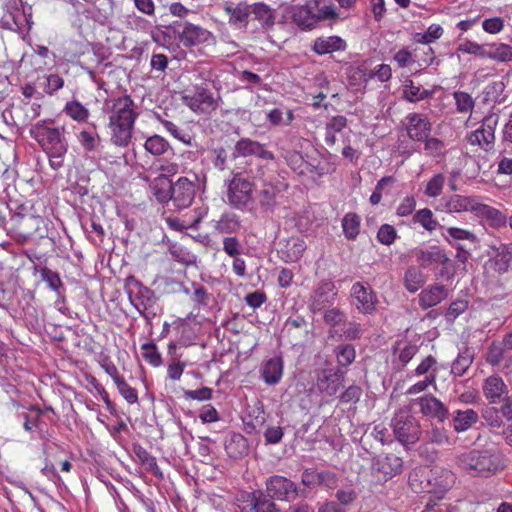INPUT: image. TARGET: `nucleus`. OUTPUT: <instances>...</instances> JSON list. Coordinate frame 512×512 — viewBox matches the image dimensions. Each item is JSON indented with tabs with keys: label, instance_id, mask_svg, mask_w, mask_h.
Here are the masks:
<instances>
[{
	"label": "nucleus",
	"instance_id": "423d86ee",
	"mask_svg": "<svg viewBox=\"0 0 512 512\" xmlns=\"http://www.w3.org/2000/svg\"><path fill=\"white\" fill-rule=\"evenodd\" d=\"M268 497L272 500L293 503L299 498H306L308 491L298 483L282 475H272L265 481Z\"/></svg>",
	"mask_w": 512,
	"mask_h": 512
},
{
	"label": "nucleus",
	"instance_id": "f03ea898",
	"mask_svg": "<svg viewBox=\"0 0 512 512\" xmlns=\"http://www.w3.org/2000/svg\"><path fill=\"white\" fill-rule=\"evenodd\" d=\"M111 129V141L119 147H127L131 142L132 132L138 112L134 101L129 95L113 99L111 105L106 104Z\"/></svg>",
	"mask_w": 512,
	"mask_h": 512
},
{
	"label": "nucleus",
	"instance_id": "2f4dec72",
	"mask_svg": "<svg viewBox=\"0 0 512 512\" xmlns=\"http://www.w3.org/2000/svg\"><path fill=\"white\" fill-rule=\"evenodd\" d=\"M425 281V275L417 267L410 266L406 269L403 284L410 293L417 292L425 284Z\"/></svg>",
	"mask_w": 512,
	"mask_h": 512
},
{
	"label": "nucleus",
	"instance_id": "cd10ccee",
	"mask_svg": "<svg viewBox=\"0 0 512 512\" xmlns=\"http://www.w3.org/2000/svg\"><path fill=\"white\" fill-rule=\"evenodd\" d=\"M290 14L292 21L302 30H312L315 28L314 18L308 1L303 5L292 6Z\"/></svg>",
	"mask_w": 512,
	"mask_h": 512
},
{
	"label": "nucleus",
	"instance_id": "37998d69",
	"mask_svg": "<svg viewBox=\"0 0 512 512\" xmlns=\"http://www.w3.org/2000/svg\"><path fill=\"white\" fill-rule=\"evenodd\" d=\"M413 222L419 223L425 230L432 232L437 228L440 229V224L433 217V212L429 208L418 210L413 216Z\"/></svg>",
	"mask_w": 512,
	"mask_h": 512
},
{
	"label": "nucleus",
	"instance_id": "f704fd0d",
	"mask_svg": "<svg viewBox=\"0 0 512 512\" xmlns=\"http://www.w3.org/2000/svg\"><path fill=\"white\" fill-rule=\"evenodd\" d=\"M484 57L505 62L512 59V47L504 43L486 44Z\"/></svg>",
	"mask_w": 512,
	"mask_h": 512
},
{
	"label": "nucleus",
	"instance_id": "8fccbe9b",
	"mask_svg": "<svg viewBox=\"0 0 512 512\" xmlns=\"http://www.w3.org/2000/svg\"><path fill=\"white\" fill-rule=\"evenodd\" d=\"M249 421H246L245 424L247 427H251L252 430H255L257 426H262L265 421V411L264 406L260 401H257L252 410L248 414Z\"/></svg>",
	"mask_w": 512,
	"mask_h": 512
},
{
	"label": "nucleus",
	"instance_id": "7ed1b4c3",
	"mask_svg": "<svg viewBox=\"0 0 512 512\" xmlns=\"http://www.w3.org/2000/svg\"><path fill=\"white\" fill-rule=\"evenodd\" d=\"M458 466L472 477H489L504 468L501 456L490 450H472L461 454Z\"/></svg>",
	"mask_w": 512,
	"mask_h": 512
},
{
	"label": "nucleus",
	"instance_id": "5701e85b",
	"mask_svg": "<svg viewBox=\"0 0 512 512\" xmlns=\"http://www.w3.org/2000/svg\"><path fill=\"white\" fill-rule=\"evenodd\" d=\"M347 48L346 41L339 36L318 37L314 40L312 50L318 55L344 51Z\"/></svg>",
	"mask_w": 512,
	"mask_h": 512
},
{
	"label": "nucleus",
	"instance_id": "e2e57ef3",
	"mask_svg": "<svg viewBox=\"0 0 512 512\" xmlns=\"http://www.w3.org/2000/svg\"><path fill=\"white\" fill-rule=\"evenodd\" d=\"M223 251L230 257L239 256L243 246L236 236L225 237L222 241Z\"/></svg>",
	"mask_w": 512,
	"mask_h": 512
},
{
	"label": "nucleus",
	"instance_id": "ea45409f",
	"mask_svg": "<svg viewBox=\"0 0 512 512\" xmlns=\"http://www.w3.org/2000/svg\"><path fill=\"white\" fill-rule=\"evenodd\" d=\"M334 354L338 363L337 368L348 367L356 358V351L352 344H342L334 349Z\"/></svg>",
	"mask_w": 512,
	"mask_h": 512
},
{
	"label": "nucleus",
	"instance_id": "a878e982",
	"mask_svg": "<svg viewBox=\"0 0 512 512\" xmlns=\"http://www.w3.org/2000/svg\"><path fill=\"white\" fill-rule=\"evenodd\" d=\"M283 374V361L280 357L270 358L261 367V376L268 385L277 384Z\"/></svg>",
	"mask_w": 512,
	"mask_h": 512
},
{
	"label": "nucleus",
	"instance_id": "c03bdc74",
	"mask_svg": "<svg viewBox=\"0 0 512 512\" xmlns=\"http://www.w3.org/2000/svg\"><path fill=\"white\" fill-rule=\"evenodd\" d=\"M144 148L148 153L160 156L168 151L170 145L162 136L155 134L146 139Z\"/></svg>",
	"mask_w": 512,
	"mask_h": 512
},
{
	"label": "nucleus",
	"instance_id": "c9c22d12",
	"mask_svg": "<svg viewBox=\"0 0 512 512\" xmlns=\"http://www.w3.org/2000/svg\"><path fill=\"white\" fill-rule=\"evenodd\" d=\"M275 501L268 497L267 493L265 495L263 492H259L258 496L254 494L250 512H281Z\"/></svg>",
	"mask_w": 512,
	"mask_h": 512
},
{
	"label": "nucleus",
	"instance_id": "a211bd4d",
	"mask_svg": "<svg viewBox=\"0 0 512 512\" xmlns=\"http://www.w3.org/2000/svg\"><path fill=\"white\" fill-rule=\"evenodd\" d=\"M257 156L264 160L274 159L271 151L264 148V145L250 138H241L234 146L233 157Z\"/></svg>",
	"mask_w": 512,
	"mask_h": 512
},
{
	"label": "nucleus",
	"instance_id": "4be33fe9",
	"mask_svg": "<svg viewBox=\"0 0 512 512\" xmlns=\"http://www.w3.org/2000/svg\"><path fill=\"white\" fill-rule=\"evenodd\" d=\"M440 230L444 240L453 247H455V245H461L460 241H467L473 245H477L479 243V239L476 234L470 230L454 226H440Z\"/></svg>",
	"mask_w": 512,
	"mask_h": 512
},
{
	"label": "nucleus",
	"instance_id": "bb28decb",
	"mask_svg": "<svg viewBox=\"0 0 512 512\" xmlns=\"http://www.w3.org/2000/svg\"><path fill=\"white\" fill-rule=\"evenodd\" d=\"M479 420L478 413L471 409H458L452 414L453 428L456 432L461 433L470 429Z\"/></svg>",
	"mask_w": 512,
	"mask_h": 512
},
{
	"label": "nucleus",
	"instance_id": "09e8293b",
	"mask_svg": "<svg viewBox=\"0 0 512 512\" xmlns=\"http://www.w3.org/2000/svg\"><path fill=\"white\" fill-rule=\"evenodd\" d=\"M64 111L78 122H86L89 117L88 109L76 100L66 103Z\"/></svg>",
	"mask_w": 512,
	"mask_h": 512
},
{
	"label": "nucleus",
	"instance_id": "680f3d73",
	"mask_svg": "<svg viewBox=\"0 0 512 512\" xmlns=\"http://www.w3.org/2000/svg\"><path fill=\"white\" fill-rule=\"evenodd\" d=\"M473 358L469 354H459L451 366V373L462 376L472 364Z\"/></svg>",
	"mask_w": 512,
	"mask_h": 512
},
{
	"label": "nucleus",
	"instance_id": "0eeeda50",
	"mask_svg": "<svg viewBox=\"0 0 512 512\" xmlns=\"http://www.w3.org/2000/svg\"><path fill=\"white\" fill-rule=\"evenodd\" d=\"M404 462L394 453H381L371 460V475L378 484H385L403 472Z\"/></svg>",
	"mask_w": 512,
	"mask_h": 512
},
{
	"label": "nucleus",
	"instance_id": "473e14b6",
	"mask_svg": "<svg viewBox=\"0 0 512 512\" xmlns=\"http://www.w3.org/2000/svg\"><path fill=\"white\" fill-rule=\"evenodd\" d=\"M240 227L239 217L232 212L223 213L214 225L215 230L221 234L236 233Z\"/></svg>",
	"mask_w": 512,
	"mask_h": 512
},
{
	"label": "nucleus",
	"instance_id": "603ef678",
	"mask_svg": "<svg viewBox=\"0 0 512 512\" xmlns=\"http://www.w3.org/2000/svg\"><path fill=\"white\" fill-rule=\"evenodd\" d=\"M163 127L177 140L182 143L191 146L192 145V137L188 132L184 129L178 127L175 123L169 120H161Z\"/></svg>",
	"mask_w": 512,
	"mask_h": 512
},
{
	"label": "nucleus",
	"instance_id": "39448f33",
	"mask_svg": "<svg viewBox=\"0 0 512 512\" xmlns=\"http://www.w3.org/2000/svg\"><path fill=\"white\" fill-rule=\"evenodd\" d=\"M255 184L244 177L241 172L232 173L227 181V201L235 209L245 211L254 203L253 192Z\"/></svg>",
	"mask_w": 512,
	"mask_h": 512
},
{
	"label": "nucleus",
	"instance_id": "aec40b11",
	"mask_svg": "<svg viewBox=\"0 0 512 512\" xmlns=\"http://www.w3.org/2000/svg\"><path fill=\"white\" fill-rule=\"evenodd\" d=\"M414 255L419 266L424 269L433 264L446 265L450 262L445 250L437 245L430 246L426 249H416Z\"/></svg>",
	"mask_w": 512,
	"mask_h": 512
},
{
	"label": "nucleus",
	"instance_id": "a19ab883",
	"mask_svg": "<svg viewBox=\"0 0 512 512\" xmlns=\"http://www.w3.org/2000/svg\"><path fill=\"white\" fill-rule=\"evenodd\" d=\"M276 188L272 185H265L259 192L260 208L266 213H272L276 207Z\"/></svg>",
	"mask_w": 512,
	"mask_h": 512
},
{
	"label": "nucleus",
	"instance_id": "a18cd8bd",
	"mask_svg": "<svg viewBox=\"0 0 512 512\" xmlns=\"http://www.w3.org/2000/svg\"><path fill=\"white\" fill-rule=\"evenodd\" d=\"M431 95V92L414 85L412 80H406L403 88V97L410 102L424 100Z\"/></svg>",
	"mask_w": 512,
	"mask_h": 512
},
{
	"label": "nucleus",
	"instance_id": "6e6d98bb",
	"mask_svg": "<svg viewBox=\"0 0 512 512\" xmlns=\"http://www.w3.org/2000/svg\"><path fill=\"white\" fill-rule=\"evenodd\" d=\"M346 319V313L337 307L326 309L323 314L324 322L331 327H337L344 324Z\"/></svg>",
	"mask_w": 512,
	"mask_h": 512
},
{
	"label": "nucleus",
	"instance_id": "9b49d317",
	"mask_svg": "<svg viewBox=\"0 0 512 512\" xmlns=\"http://www.w3.org/2000/svg\"><path fill=\"white\" fill-rule=\"evenodd\" d=\"M479 204L480 199L477 196L452 194L441 198L439 209L446 213L472 212L476 214Z\"/></svg>",
	"mask_w": 512,
	"mask_h": 512
},
{
	"label": "nucleus",
	"instance_id": "bf43d9fd",
	"mask_svg": "<svg viewBox=\"0 0 512 512\" xmlns=\"http://www.w3.org/2000/svg\"><path fill=\"white\" fill-rule=\"evenodd\" d=\"M445 183V177L443 174L438 173L434 175L427 183L425 188V194L428 197H437L441 194Z\"/></svg>",
	"mask_w": 512,
	"mask_h": 512
},
{
	"label": "nucleus",
	"instance_id": "4468645a",
	"mask_svg": "<svg viewBox=\"0 0 512 512\" xmlns=\"http://www.w3.org/2000/svg\"><path fill=\"white\" fill-rule=\"evenodd\" d=\"M346 372L341 368L325 369L318 374L317 388L326 396H334L343 385Z\"/></svg>",
	"mask_w": 512,
	"mask_h": 512
},
{
	"label": "nucleus",
	"instance_id": "2eb2a0df",
	"mask_svg": "<svg viewBox=\"0 0 512 512\" xmlns=\"http://www.w3.org/2000/svg\"><path fill=\"white\" fill-rule=\"evenodd\" d=\"M178 40L184 47H192L203 43H210L214 40L213 34L199 26L185 22L183 30L178 33Z\"/></svg>",
	"mask_w": 512,
	"mask_h": 512
},
{
	"label": "nucleus",
	"instance_id": "3c124183",
	"mask_svg": "<svg viewBox=\"0 0 512 512\" xmlns=\"http://www.w3.org/2000/svg\"><path fill=\"white\" fill-rule=\"evenodd\" d=\"M506 356V348L503 343H492L488 348L486 360L492 366H501Z\"/></svg>",
	"mask_w": 512,
	"mask_h": 512
},
{
	"label": "nucleus",
	"instance_id": "c756f323",
	"mask_svg": "<svg viewBox=\"0 0 512 512\" xmlns=\"http://www.w3.org/2000/svg\"><path fill=\"white\" fill-rule=\"evenodd\" d=\"M475 215L485 219L492 228L499 229L507 224V217L500 210L482 202H480Z\"/></svg>",
	"mask_w": 512,
	"mask_h": 512
},
{
	"label": "nucleus",
	"instance_id": "13d9d810",
	"mask_svg": "<svg viewBox=\"0 0 512 512\" xmlns=\"http://www.w3.org/2000/svg\"><path fill=\"white\" fill-rule=\"evenodd\" d=\"M336 501L341 507L345 508L352 505L358 498L354 488L346 487L338 489L335 493Z\"/></svg>",
	"mask_w": 512,
	"mask_h": 512
},
{
	"label": "nucleus",
	"instance_id": "69168bd1",
	"mask_svg": "<svg viewBox=\"0 0 512 512\" xmlns=\"http://www.w3.org/2000/svg\"><path fill=\"white\" fill-rule=\"evenodd\" d=\"M397 237V232L395 228L392 225L389 224H383L377 233V239L378 241L383 245H391L394 243L395 239Z\"/></svg>",
	"mask_w": 512,
	"mask_h": 512
},
{
	"label": "nucleus",
	"instance_id": "20e7f679",
	"mask_svg": "<svg viewBox=\"0 0 512 512\" xmlns=\"http://www.w3.org/2000/svg\"><path fill=\"white\" fill-rule=\"evenodd\" d=\"M124 289L130 303L142 317L149 321L157 315V297L151 289L132 275L125 279Z\"/></svg>",
	"mask_w": 512,
	"mask_h": 512
},
{
	"label": "nucleus",
	"instance_id": "79ce46f5",
	"mask_svg": "<svg viewBox=\"0 0 512 512\" xmlns=\"http://www.w3.org/2000/svg\"><path fill=\"white\" fill-rule=\"evenodd\" d=\"M360 217L356 213H347L342 219V228L345 237L354 240L360 231Z\"/></svg>",
	"mask_w": 512,
	"mask_h": 512
},
{
	"label": "nucleus",
	"instance_id": "58836bf2",
	"mask_svg": "<svg viewBox=\"0 0 512 512\" xmlns=\"http://www.w3.org/2000/svg\"><path fill=\"white\" fill-rule=\"evenodd\" d=\"M169 253L175 261L183 265L190 266L197 263V256L182 245L176 243L170 245Z\"/></svg>",
	"mask_w": 512,
	"mask_h": 512
},
{
	"label": "nucleus",
	"instance_id": "393cba45",
	"mask_svg": "<svg viewBox=\"0 0 512 512\" xmlns=\"http://www.w3.org/2000/svg\"><path fill=\"white\" fill-rule=\"evenodd\" d=\"M315 26L323 20H335L338 17L335 6L330 0H308Z\"/></svg>",
	"mask_w": 512,
	"mask_h": 512
},
{
	"label": "nucleus",
	"instance_id": "4d7b16f0",
	"mask_svg": "<svg viewBox=\"0 0 512 512\" xmlns=\"http://www.w3.org/2000/svg\"><path fill=\"white\" fill-rule=\"evenodd\" d=\"M318 486H322L329 490H334L339 485V477L338 475L330 470H320L318 471Z\"/></svg>",
	"mask_w": 512,
	"mask_h": 512
},
{
	"label": "nucleus",
	"instance_id": "e433bc0d",
	"mask_svg": "<svg viewBox=\"0 0 512 512\" xmlns=\"http://www.w3.org/2000/svg\"><path fill=\"white\" fill-rule=\"evenodd\" d=\"M247 449V440L241 434H233L225 444V450L232 458L242 457L247 452Z\"/></svg>",
	"mask_w": 512,
	"mask_h": 512
},
{
	"label": "nucleus",
	"instance_id": "49530a36",
	"mask_svg": "<svg viewBox=\"0 0 512 512\" xmlns=\"http://www.w3.org/2000/svg\"><path fill=\"white\" fill-rule=\"evenodd\" d=\"M424 440L436 445H450L451 441L444 428L432 426L424 432Z\"/></svg>",
	"mask_w": 512,
	"mask_h": 512
},
{
	"label": "nucleus",
	"instance_id": "1a4fd4ad",
	"mask_svg": "<svg viewBox=\"0 0 512 512\" xmlns=\"http://www.w3.org/2000/svg\"><path fill=\"white\" fill-rule=\"evenodd\" d=\"M392 427L395 438L403 445L415 444L420 439V424L411 415L405 413L396 415Z\"/></svg>",
	"mask_w": 512,
	"mask_h": 512
},
{
	"label": "nucleus",
	"instance_id": "0e129e2a",
	"mask_svg": "<svg viewBox=\"0 0 512 512\" xmlns=\"http://www.w3.org/2000/svg\"><path fill=\"white\" fill-rule=\"evenodd\" d=\"M468 308V301L459 299L453 301L445 314L446 320L449 322H453L458 316L464 313Z\"/></svg>",
	"mask_w": 512,
	"mask_h": 512
},
{
	"label": "nucleus",
	"instance_id": "9d476101",
	"mask_svg": "<svg viewBox=\"0 0 512 512\" xmlns=\"http://www.w3.org/2000/svg\"><path fill=\"white\" fill-rule=\"evenodd\" d=\"M499 117L497 114H490L483 118L481 125L475 131L467 136V141L471 145H477L485 151H490L494 147L495 129Z\"/></svg>",
	"mask_w": 512,
	"mask_h": 512
},
{
	"label": "nucleus",
	"instance_id": "ddd939ff",
	"mask_svg": "<svg viewBox=\"0 0 512 512\" xmlns=\"http://www.w3.org/2000/svg\"><path fill=\"white\" fill-rule=\"evenodd\" d=\"M170 199L180 209L189 207L195 197L196 189L193 181L180 177L175 183H170Z\"/></svg>",
	"mask_w": 512,
	"mask_h": 512
},
{
	"label": "nucleus",
	"instance_id": "c85d7f7f",
	"mask_svg": "<svg viewBox=\"0 0 512 512\" xmlns=\"http://www.w3.org/2000/svg\"><path fill=\"white\" fill-rule=\"evenodd\" d=\"M251 14L254 16V19L260 23L264 30H270L275 25V10L263 2L252 4Z\"/></svg>",
	"mask_w": 512,
	"mask_h": 512
},
{
	"label": "nucleus",
	"instance_id": "4c0bfd02",
	"mask_svg": "<svg viewBox=\"0 0 512 512\" xmlns=\"http://www.w3.org/2000/svg\"><path fill=\"white\" fill-rule=\"evenodd\" d=\"M505 87V83L502 80L491 82L483 91L484 101L499 104L503 103L506 98L503 94Z\"/></svg>",
	"mask_w": 512,
	"mask_h": 512
},
{
	"label": "nucleus",
	"instance_id": "f8f14e48",
	"mask_svg": "<svg viewBox=\"0 0 512 512\" xmlns=\"http://www.w3.org/2000/svg\"><path fill=\"white\" fill-rule=\"evenodd\" d=\"M351 297L356 309L362 314H372L378 303L377 296L369 284L355 282L351 287Z\"/></svg>",
	"mask_w": 512,
	"mask_h": 512
},
{
	"label": "nucleus",
	"instance_id": "f257e3e1",
	"mask_svg": "<svg viewBox=\"0 0 512 512\" xmlns=\"http://www.w3.org/2000/svg\"><path fill=\"white\" fill-rule=\"evenodd\" d=\"M51 118L39 120L29 127L30 136L38 143L49 159L53 170L64 165V156L68 151V141L64 126H55Z\"/></svg>",
	"mask_w": 512,
	"mask_h": 512
},
{
	"label": "nucleus",
	"instance_id": "7c9ffc66",
	"mask_svg": "<svg viewBox=\"0 0 512 512\" xmlns=\"http://www.w3.org/2000/svg\"><path fill=\"white\" fill-rule=\"evenodd\" d=\"M224 11L227 15H229V24L230 25H239L242 24L247 26L248 18L251 15V5L241 2L237 5L226 4L224 6Z\"/></svg>",
	"mask_w": 512,
	"mask_h": 512
},
{
	"label": "nucleus",
	"instance_id": "f3484780",
	"mask_svg": "<svg viewBox=\"0 0 512 512\" xmlns=\"http://www.w3.org/2000/svg\"><path fill=\"white\" fill-rule=\"evenodd\" d=\"M406 131L413 141H424L430 135L432 124L427 116L419 113H410L406 116Z\"/></svg>",
	"mask_w": 512,
	"mask_h": 512
},
{
	"label": "nucleus",
	"instance_id": "412c9836",
	"mask_svg": "<svg viewBox=\"0 0 512 512\" xmlns=\"http://www.w3.org/2000/svg\"><path fill=\"white\" fill-rule=\"evenodd\" d=\"M483 394L491 404L499 403L508 395V387L498 375H491L485 379L482 386Z\"/></svg>",
	"mask_w": 512,
	"mask_h": 512
},
{
	"label": "nucleus",
	"instance_id": "338daca9",
	"mask_svg": "<svg viewBox=\"0 0 512 512\" xmlns=\"http://www.w3.org/2000/svg\"><path fill=\"white\" fill-rule=\"evenodd\" d=\"M116 386L119 393L129 404L138 402V393L136 389L131 387L125 379H118V384Z\"/></svg>",
	"mask_w": 512,
	"mask_h": 512
},
{
	"label": "nucleus",
	"instance_id": "864d4df0",
	"mask_svg": "<svg viewBox=\"0 0 512 512\" xmlns=\"http://www.w3.org/2000/svg\"><path fill=\"white\" fill-rule=\"evenodd\" d=\"M21 110L24 113V117L22 120L23 125H32L33 121L40 116L41 113V105L38 103H30L29 101H22L20 106Z\"/></svg>",
	"mask_w": 512,
	"mask_h": 512
},
{
	"label": "nucleus",
	"instance_id": "5fc2aeb1",
	"mask_svg": "<svg viewBox=\"0 0 512 512\" xmlns=\"http://www.w3.org/2000/svg\"><path fill=\"white\" fill-rule=\"evenodd\" d=\"M142 356L149 364L154 367H159L162 365V356L158 352L157 347L154 343H144L141 346Z\"/></svg>",
	"mask_w": 512,
	"mask_h": 512
},
{
	"label": "nucleus",
	"instance_id": "72a5a7b5",
	"mask_svg": "<svg viewBox=\"0 0 512 512\" xmlns=\"http://www.w3.org/2000/svg\"><path fill=\"white\" fill-rule=\"evenodd\" d=\"M133 451L147 471L151 472L158 478L163 477V473L157 464L156 458L152 456L145 448L140 445H135L133 447Z\"/></svg>",
	"mask_w": 512,
	"mask_h": 512
},
{
	"label": "nucleus",
	"instance_id": "b1692460",
	"mask_svg": "<svg viewBox=\"0 0 512 512\" xmlns=\"http://www.w3.org/2000/svg\"><path fill=\"white\" fill-rule=\"evenodd\" d=\"M419 405L423 414L437 418L440 422H443L449 416V411L444 404L432 395L421 397Z\"/></svg>",
	"mask_w": 512,
	"mask_h": 512
},
{
	"label": "nucleus",
	"instance_id": "052dcab7",
	"mask_svg": "<svg viewBox=\"0 0 512 512\" xmlns=\"http://www.w3.org/2000/svg\"><path fill=\"white\" fill-rule=\"evenodd\" d=\"M41 279L47 283L48 287L59 293V289L62 287V281L57 272L52 271L47 267L40 269Z\"/></svg>",
	"mask_w": 512,
	"mask_h": 512
},
{
	"label": "nucleus",
	"instance_id": "de8ad7c7",
	"mask_svg": "<svg viewBox=\"0 0 512 512\" xmlns=\"http://www.w3.org/2000/svg\"><path fill=\"white\" fill-rule=\"evenodd\" d=\"M399 352L397 357V368H404L410 360L416 355L418 352V347L414 344H405L403 347L398 344L394 347V352Z\"/></svg>",
	"mask_w": 512,
	"mask_h": 512
},
{
	"label": "nucleus",
	"instance_id": "774afa93",
	"mask_svg": "<svg viewBox=\"0 0 512 512\" xmlns=\"http://www.w3.org/2000/svg\"><path fill=\"white\" fill-rule=\"evenodd\" d=\"M500 413L501 411L495 407H486L482 411V417L489 426L499 428L503 423Z\"/></svg>",
	"mask_w": 512,
	"mask_h": 512
},
{
	"label": "nucleus",
	"instance_id": "dca6fc26",
	"mask_svg": "<svg viewBox=\"0 0 512 512\" xmlns=\"http://www.w3.org/2000/svg\"><path fill=\"white\" fill-rule=\"evenodd\" d=\"M337 292L335 285L330 280L321 281L311 294L310 308L313 312L324 310L327 306L333 305Z\"/></svg>",
	"mask_w": 512,
	"mask_h": 512
},
{
	"label": "nucleus",
	"instance_id": "6e6552de",
	"mask_svg": "<svg viewBox=\"0 0 512 512\" xmlns=\"http://www.w3.org/2000/svg\"><path fill=\"white\" fill-rule=\"evenodd\" d=\"M183 103L192 111L198 113H211L219 107L221 97L214 94L202 85L194 86L192 93H186L182 96Z\"/></svg>",
	"mask_w": 512,
	"mask_h": 512
},
{
	"label": "nucleus",
	"instance_id": "6ab92c4d",
	"mask_svg": "<svg viewBox=\"0 0 512 512\" xmlns=\"http://www.w3.org/2000/svg\"><path fill=\"white\" fill-rule=\"evenodd\" d=\"M448 297V289L445 285L434 283L424 288L418 295V303L421 309L432 308Z\"/></svg>",
	"mask_w": 512,
	"mask_h": 512
}]
</instances>
